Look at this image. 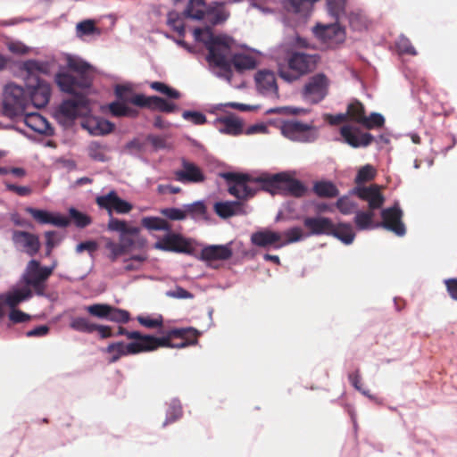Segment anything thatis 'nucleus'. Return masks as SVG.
I'll return each instance as SVG.
<instances>
[{"label": "nucleus", "mask_w": 457, "mask_h": 457, "mask_svg": "<svg viewBox=\"0 0 457 457\" xmlns=\"http://www.w3.org/2000/svg\"><path fill=\"white\" fill-rule=\"evenodd\" d=\"M96 204L102 209H105L110 216L112 212L117 213H128L132 210V204L121 199L114 190L108 194L96 197Z\"/></svg>", "instance_id": "18"}, {"label": "nucleus", "mask_w": 457, "mask_h": 457, "mask_svg": "<svg viewBox=\"0 0 457 457\" xmlns=\"http://www.w3.org/2000/svg\"><path fill=\"white\" fill-rule=\"evenodd\" d=\"M182 415V406L180 401L177 398L171 400L166 412V419L163 422V427L169 423L174 422L179 420Z\"/></svg>", "instance_id": "47"}, {"label": "nucleus", "mask_w": 457, "mask_h": 457, "mask_svg": "<svg viewBox=\"0 0 457 457\" xmlns=\"http://www.w3.org/2000/svg\"><path fill=\"white\" fill-rule=\"evenodd\" d=\"M182 169L174 172L175 179L183 184L202 183L205 180L203 170L194 162L185 159L181 162Z\"/></svg>", "instance_id": "21"}, {"label": "nucleus", "mask_w": 457, "mask_h": 457, "mask_svg": "<svg viewBox=\"0 0 457 457\" xmlns=\"http://www.w3.org/2000/svg\"><path fill=\"white\" fill-rule=\"evenodd\" d=\"M104 353H110L109 362L118 361L122 356L135 355L142 353L139 342H130L125 344L122 341L111 343L104 350Z\"/></svg>", "instance_id": "23"}, {"label": "nucleus", "mask_w": 457, "mask_h": 457, "mask_svg": "<svg viewBox=\"0 0 457 457\" xmlns=\"http://www.w3.org/2000/svg\"><path fill=\"white\" fill-rule=\"evenodd\" d=\"M24 124L31 130L44 135H53L54 129L48 120L37 112L26 113L21 116Z\"/></svg>", "instance_id": "27"}, {"label": "nucleus", "mask_w": 457, "mask_h": 457, "mask_svg": "<svg viewBox=\"0 0 457 457\" xmlns=\"http://www.w3.org/2000/svg\"><path fill=\"white\" fill-rule=\"evenodd\" d=\"M154 247L166 252L187 254L193 253V246L190 241L180 234L173 233L171 231L168 232L159 241H157Z\"/></svg>", "instance_id": "15"}, {"label": "nucleus", "mask_w": 457, "mask_h": 457, "mask_svg": "<svg viewBox=\"0 0 457 457\" xmlns=\"http://www.w3.org/2000/svg\"><path fill=\"white\" fill-rule=\"evenodd\" d=\"M256 181L262 182L270 187L283 189L287 195L302 197L307 192V187L297 179L290 178L287 173L280 172L271 176L262 175L257 177Z\"/></svg>", "instance_id": "11"}, {"label": "nucleus", "mask_w": 457, "mask_h": 457, "mask_svg": "<svg viewBox=\"0 0 457 457\" xmlns=\"http://www.w3.org/2000/svg\"><path fill=\"white\" fill-rule=\"evenodd\" d=\"M187 334H192L195 337L199 335V332L193 328H174L169 332L167 337H156L152 335H144L143 341L140 343L142 353L151 352L159 347H170L172 343L170 341V337H175L184 339Z\"/></svg>", "instance_id": "13"}, {"label": "nucleus", "mask_w": 457, "mask_h": 457, "mask_svg": "<svg viewBox=\"0 0 457 457\" xmlns=\"http://www.w3.org/2000/svg\"><path fill=\"white\" fill-rule=\"evenodd\" d=\"M104 240L105 248L110 252L109 258L112 262L116 261L119 256L126 253L120 243H116L109 237H104Z\"/></svg>", "instance_id": "57"}, {"label": "nucleus", "mask_w": 457, "mask_h": 457, "mask_svg": "<svg viewBox=\"0 0 457 457\" xmlns=\"http://www.w3.org/2000/svg\"><path fill=\"white\" fill-rule=\"evenodd\" d=\"M160 213L166 220H173V221H180L187 219L186 211L184 205L182 208L177 207H167L160 209Z\"/></svg>", "instance_id": "54"}, {"label": "nucleus", "mask_w": 457, "mask_h": 457, "mask_svg": "<svg viewBox=\"0 0 457 457\" xmlns=\"http://www.w3.org/2000/svg\"><path fill=\"white\" fill-rule=\"evenodd\" d=\"M336 206L344 215H350L358 211V204L348 196L344 195L337 199Z\"/></svg>", "instance_id": "49"}, {"label": "nucleus", "mask_w": 457, "mask_h": 457, "mask_svg": "<svg viewBox=\"0 0 457 457\" xmlns=\"http://www.w3.org/2000/svg\"><path fill=\"white\" fill-rule=\"evenodd\" d=\"M207 12L204 0H189L185 14L193 20L201 21L205 19Z\"/></svg>", "instance_id": "36"}, {"label": "nucleus", "mask_w": 457, "mask_h": 457, "mask_svg": "<svg viewBox=\"0 0 457 457\" xmlns=\"http://www.w3.org/2000/svg\"><path fill=\"white\" fill-rule=\"evenodd\" d=\"M29 105L27 89L13 82L7 83L3 89L2 113L13 120L23 116Z\"/></svg>", "instance_id": "5"}, {"label": "nucleus", "mask_w": 457, "mask_h": 457, "mask_svg": "<svg viewBox=\"0 0 457 457\" xmlns=\"http://www.w3.org/2000/svg\"><path fill=\"white\" fill-rule=\"evenodd\" d=\"M124 149L129 154L137 157L144 150V144L137 138H134L126 143Z\"/></svg>", "instance_id": "61"}, {"label": "nucleus", "mask_w": 457, "mask_h": 457, "mask_svg": "<svg viewBox=\"0 0 457 457\" xmlns=\"http://www.w3.org/2000/svg\"><path fill=\"white\" fill-rule=\"evenodd\" d=\"M348 21L351 28L355 31L365 30L370 25V21L362 11L351 12Z\"/></svg>", "instance_id": "42"}, {"label": "nucleus", "mask_w": 457, "mask_h": 457, "mask_svg": "<svg viewBox=\"0 0 457 457\" xmlns=\"http://www.w3.org/2000/svg\"><path fill=\"white\" fill-rule=\"evenodd\" d=\"M66 64L76 75L67 71L56 73L54 79L61 91L64 93H74L76 90L88 92L95 79V67L74 54L66 55Z\"/></svg>", "instance_id": "2"}, {"label": "nucleus", "mask_w": 457, "mask_h": 457, "mask_svg": "<svg viewBox=\"0 0 457 457\" xmlns=\"http://www.w3.org/2000/svg\"><path fill=\"white\" fill-rule=\"evenodd\" d=\"M307 236L303 233L302 228L298 226L292 227L281 233V244L276 247L282 248L287 245L302 241Z\"/></svg>", "instance_id": "38"}, {"label": "nucleus", "mask_w": 457, "mask_h": 457, "mask_svg": "<svg viewBox=\"0 0 457 457\" xmlns=\"http://www.w3.org/2000/svg\"><path fill=\"white\" fill-rule=\"evenodd\" d=\"M345 0H328V12L337 21L345 13Z\"/></svg>", "instance_id": "55"}, {"label": "nucleus", "mask_w": 457, "mask_h": 457, "mask_svg": "<svg viewBox=\"0 0 457 457\" xmlns=\"http://www.w3.org/2000/svg\"><path fill=\"white\" fill-rule=\"evenodd\" d=\"M254 79L260 95L269 99L278 98V87L274 72L267 70L259 71Z\"/></svg>", "instance_id": "17"}, {"label": "nucleus", "mask_w": 457, "mask_h": 457, "mask_svg": "<svg viewBox=\"0 0 457 457\" xmlns=\"http://www.w3.org/2000/svg\"><path fill=\"white\" fill-rule=\"evenodd\" d=\"M329 236L335 237L345 245H351L354 240L355 233L351 223L339 222L334 224L332 222Z\"/></svg>", "instance_id": "30"}, {"label": "nucleus", "mask_w": 457, "mask_h": 457, "mask_svg": "<svg viewBox=\"0 0 457 457\" xmlns=\"http://www.w3.org/2000/svg\"><path fill=\"white\" fill-rule=\"evenodd\" d=\"M182 118L194 125H204L207 122L206 116L198 111L186 110L182 112Z\"/></svg>", "instance_id": "58"}, {"label": "nucleus", "mask_w": 457, "mask_h": 457, "mask_svg": "<svg viewBox=\"0 0 457 457\" xmlns=\"http://www.w3.org/2000/svg\"><path fill=\"white\" fill-rule=\"evenodd\" d=\"M184 208L186 211V216H190L192 220L195 221H198L200 220H207V208L204 204V201L198 200L192 204H184Z\"/></svg>", "instance_id": "37"}, {"label": "nucleus", "mask_w": 457, "mask_h": 457, "mask_svg": "<svg viewBox=\"0 0 457 457\" xmlns=\"http://www.w3.org/2000/svg\"><path fill=\"white\" fill-rule=\"evenodd\" d=\"M56 262L51 266H42L37 260H30L22 274V280L28 287H32L37 295H44L46 281L56 268Z\"/></svg>", "instance_id": "6"}, {"label": "nucleus", "mask_w": 457, "mask_h": 457, "mask_svg": "<svg viewBox=\"0 0 457 457\" xmlns=\"http://www.w3.org/2000/svg\"><path fill=\"white\" fill-rule=\"evenodd\" d=\"M214 212L222 219L245 214L244 204L239 201H225L214 204Z\"/></svg>", "instance_id": "29"}, {"label": "nucleus", "mask_w": 457, "mask_h": 457, "mask_svg": "<svg viewBox=\"0 0 457 457\" xmlns=\"http://www.w3.org/2000/svg\"><path fill=\"white\" fill-rule=\"evenodd\" d=\"M350 194L355 195L368 203V211L358 209L355 212L353 221L358 230H369L382 227L394 232L398 237L405 235V225L402 220L403 211L398 203H395L392 207L381 211V222H373L374 211L381 208L385 202V197L381 194L378 186H357L350 191Z\"/></svg>", "instance_id": "1"}, {"label": "nucleus", "mask_w": 457, "mask_h": 457, "mask_svg": "<svg viewBox=\"0 0 457 457\" xmlns=\"http://www.w3.org/2000/svg\"><path fill=\"white\" fill-rule=\"evenodd\" d=\"M128 102L114 101L109 104V110L114 117L136 118L138 115L137 110L127 104Z\"/></svg>", "instance_id": "39"}, {"label": "nucleus", "mask_w": 457, "mask_h": 457, "mask_svg": "<svg viewBox=\"0 0 457 457\" xmlns=\"http://www.w3.org/2000/svg\"><path fill=\"white\" fill-rule=\"evenodd\" d=\"M230 62L231 65H233L235 69L239 72L253 70L256 66L255 59L250 55L244 54H234L232 56Z\"/></svg>", "instance_id": "40"}, {"label": "nucleus", "mask_w": 457, "mask_h": 457, "mask_svg": "<svg viewBox=\"0 0 457 457\" xmlns=\"http://www.w3.org/2000/svg\"><path fill=\"white\" fill-rule=\"evenodd\" d=\"M12 241L16 250L31 257L39 252L41 246L38 237L27 231L12 230Z\"/></svg>", "instance_id": "16"}, {"label": "nucleus", "mask_w": 457, "mask_h": 457, "mask_svg": "<svg viewBox=\"0 0 457 457\" xmlns=\"http://www.w3.org/2000/svg\"><path fill=\"white\" fill-rule=\"evenodd\" d=\"M212 125L221 134L230 136H239L243 133V122L234 114L229 113L227 116L218 117Z\"/></svg>", "instance_id": "24"}, {"label": "nucleus", "mask_w": 457, "mask_h": 457, "mask_svg": "<svg viewBox=\"0 0 457 457\" xmlns=\"http://www.w3.org/2000/svg\"><path fill=\"white\" fill-rule=\"evenodd\" d=\"M313 32L318 38L330 45L343 43L345 39V29L337 22L328 25L317 24Z\"/></svg>", "instance_id": "20"}, {"label": "nucleus", "mask_w": 457, "mask_h": 457, "mask_svg": "<svg viewBox=\"0 0 457 457\" xmlns=\"http://www.w3.org/2000/svg\"><path fill=\"white\" fill-rule=\"evenodd\" d=\"M232 38L227 36L209 35V40L205 42L208 49L207 61L210 64L220 68L217 76L229 81L232 77L231 62L228 59L231 51Z\"/></svg>", "instance_id": "4"}, {"label": "nucleus", "mask_w": 457, "mask_h": 457, "mask_svg": "<svg viewBox=\"0 0 457 457\" xmlns=\"http://www.w3.org/2000/svg\"><path fill=\"white\" fill-rule=\"evenodd\" d=\"M340 135L344 141L353 148L370 145L375 137L368 132H361L359 128L344 125L340 128Z\"/></svg>", "instance_id": "19"}, {"label": "nucleus", "mask_w": 457, "mask_h": 457, "mask_svg": "<svg viewBox=\"0 0 457 457\" xmlns=\"http://www.w3.org/2000/svg\"><path fill=\"white\" fill-rule=\"evenodd\" d=\"M251 243L258 247L278 250L276 246L281 244V233L268 228L261 229L251 235Z\"/></svg>", "instance_id": "25"}, {"label": "nucleus", "mask_w": 457, "mask_h": 457, "mask_svg": "<svg viewBox=\"0 0 457 457\" xmlns=\"http://www.w3.org/2000/svg\"><path fill=\"white\" fill-rule=\"evenodd\" d=\"M52 65L47 61L27 60L22 63V69L27 72V78L38 76V74H49Z\"/></svg>", "instance_id": "31"}, {"label": "nucleus", "mask_w": 457, "mask_h": 457, "mask_svg": "<svg viewBox=\"0 0 457 457\" xmlns=\"http://www.w3.org/2000/svg\"><path fill=\"white\" fill-rule=\"evenodd\" d=\"M110 220L107 224V229L112 232H118L119 235L122 233H139L140 228L136 226H129L127 221L113 218L110 216Z\"/></svg>", "instance_id": "41"}, {"label": "nucleus", "mask_w": 457, "mask_h": 457, "mask_svg": "<svg viewBox=\"0 0 457 457\" xmlns=\"http://www.w3.org/2000/svg\"><path fill=\"white\" fill-rule=\"evenodd\" d=\"M69 215L74 224L79 228H84L90 225L92 222V219L89 215L77 210L74 207H71L69 209Z\"/></svg>", "instance_id": "52"}, {"label": "nucleus", "mask_w": 457, "mask_h": 457, "mask_svg": "<svg viewBox=\"0 0 457 457\" xmlns=\"http://www.w3.org/2000/svg\"><path fill=\"white\" fill-rule=\"evenodd\" d=\"M85 310L92 316L119 324L128 323L130 314L128 311L107 303H94L85 306Z\"/></svg>", "instance_id": "14"}, {"label": "nucleus", "mask_w": 457, "mask_h": 457, "mask_svg": "<svg viewBox=\"0 0 457 457\" xmlns=\"http://www.w3.org/2000/svg\"><path fill=\"white\" fill-rule=\"evenodd\" d=\"M153 96H146L143 94H134L129 99V103L133 104L141 108L152 109L153 106Z\"/></svg>", "instance_id": "59"}, {"label": "nucleus", "mask_w": 457, "mask_h": 457, "mask_svg": "<svg viewBox=\"0 0 457 457\" xmlns=\"http://www.w3.org/2000/svg\"><path fill=\"white\" fill-rule=\"evenodd\" d=\"M31 296L32 292L28 286L15 287L4 295V303L13 308L20 303L29 299Z\"/></svg>", "instance_id": "32"}, {"label": "nucleus", "mask_w": 457, "mask_h": 457, "mask_svg": "<svg viewBox=\"0 0 457 457\" xmlns=\"http://www.w3.org/2000/svg\"><path fill=\"white\" fill-rule=\"evenodd\" d=\"M330 81L322 72L311 76L300 91L302 100L308 104L320 103L328 94Z\"/></svg>", "instance_id": "9"}, {"label": "nucleus", "mask_w": 457, "mask_h": 457, "mask_svg": "<svg viewBox=\"0 0 457 457\" xmlns=\"http://www.w3.org/2000/svg\"><path fill=\"white\" fill-rule=\"evenodd\" d=\"M141 225L149 231L170 232L172 229L170 223L166 219L157 216L143 217Z\"/></svg>", "instance_id": "33"}, {"label": "nucleus", "mask_w": 457, "mask_h": 457, "mask_svg": "<svg viewBox=\"0 0 457 457\" xmlns=\"http://www.w3.org/2000/svg\"><path fill=\"white\" fill-rule=\"evenodd\" d=\"M150 87L152 89L166 96L170 99H179L181 96V94L179 91H178L177 89H175L161 81L151 82Z\"/></svg>", "instance_id": "51"}, {"label": "nucleus", "mask_w": 457, "mask_h": 457, "mask_svg": "<svg viewBox=\"0 0 457 457\" xmlns=\"http://www.w3.org/2000/svg\"><path fill=\"white\" fill-rule=\"evenodd\" d=\"M374 176H375L374 168L371 165L367 164L359 170V171L355 177V182L357 184H361V183L371 180L374 178Z\"/></svg>", "instance_id": "60"}, {"label": "nucleus", "mask_w": 457, "mask_h": 457, "mask_svg": "<svg viewBox=\"0 0 457 457\" xmlns=\"http://www.w3.org/2000/svg\"><path fill=\"white\" fill-rule=\"evenodd\" d=\"M346 114L348 120L361 125L362 119L365 118V107L361 102L355 100L348 104Z\"/></svg>", "instance_id": "44"}, {"label": "nucleus", "mask_w": 457, "mask_h": 457, "mask_svg": "<svg viewBox=\"0 0 457 457\" xmlns=\"http://www.w3.org/2000/svg\"><path fill=\"white\" fill-rule=\"evenodd\" d=\"M107 145H102L99 142L93 141L87 146L88 156L99 162H106L109 157L106 154Z\"/></svg>", "instance_id": "43"}, {"label": "nucleus", "mask_w": 457, "mask_h": 457, "mask_svg": "<svg viewBox=\"0 0 457 457\" xmlns=\"http://www.w3.org/2000/svg\"><path fill=\"white\" fill-rule=\"evenodd\" d=\"M98 249V244L95 240H87L80 242L76 246V253H80L83 251H87L89 255H93Z\"/></svg>", "instance_id": "64"}, {"label": "nucleus", "mask_w": 457, "mask_h": 457, "mask_svg": "<svg viewBox=\"0 0 457 457\" xmlns=\"http://www.w3.org/2000/svg\"><path fill=\"white\" fill-rule=\"evenodd\" d=\"M167 24L180 37L185 36V25L179 13L176 11L169 12L167 14Z\"/></svg>", "instance_id": "53"}, {"label": "nucleus", "mask_w": 457, "mask_h": 457, "mask_svg": "<svg viewBox=\"0 0 457 457\" xmlns=\"http://www.w3.org/2000/svg\"><path fill=\"white\" fill-rule=\"evenodd\" d=\"M94 324L86 317H74L71 320L70 328L78 332L91 334Z\"/></svg>", "instance_id": "46"}, {"label": "nucleus", "mask_w": 457, "mask_h": 457, "mask_svg": "<svg viewBox=\"0 0 457 457\" xmlns=\"http://www.w3.org/2000/svg\"><path fill=\"white\" fill-rule=\"evenodd\" d=\"M303 225L309 229L306 233L307 237L311 236L328 235L332 227V220L328 217H305L303 219Z\"/></svg>", "instance_id": "26"}, {"label": "nucleus", "mask_w": 457, "mask_h": 457, "mask_svg": "<svg viewBox=\"0 0 457 457\" xmlns=\"http://www.w3.org/2000/svg\"><path fill=\"white\" fill-rule=\"evenodd\" d=\"M320 55L302 50L289 49L286 53L285 62L278 63L279 77L287 82H294L315 70Z\"/></svg>", "instance_id": "3"}, {"label": "nucleus", "mask_w": 457, "mask_h": 457, "mask_svg": "<svg viewBox=\"0 0 457 457\" xmlns=\"http://www.w3.org/2000/svg\"><path fill=\"white\" fill-rule=\"evenodd\" d=\"M221 177L228 183V191L237 199H248L253 197L258 191L257 187L251 186L252 183H262L256 181L257 178H252L246 173L224 172Z\"/></svg>", "instance_id": "7"}, {"label": "nucleus", "mask_w": 457, "mask_h": 457, "mask_svg": "<svg viewBox=\"0 0 457 457\" xmlns=\"http://www.w3.org/2000/svg\"><path fill=\"white\" fill-rule=\"evenodd\" d=\"M115 125L104 118H95L88 121L87 129L93 136H104L114 129Z\"/></svg>", "instance_id": "34"}, {"label": "nucleus", "mask_w": 457, "mask_h": 457, "mask_svg": "<svg viewBox=\"0 0 457 457\" xmlns=\"http://www.w3.org/2000/svg\"><path fill=\"white\" fill-rule=\"evenodd\" d=\"M25 212L30 214L39 224H52L58 228H66L70 224V220L60 213H54L46 210L36 209L29 206Z\"/></svg>", "instance_id": "22"}, {"label": "nucleus", "mask_w": 457, "mask_h": 457, "mask_svg": "<svg viewBox=\"0 0 457 457\" xmlns=\"http://www.w3.org/2000/svg\"><path fill=\"white\" fill-rule=\"evenodd\" d=\"M26 89L29 104L40 109L49 103L51 97V86L38 76L26 78Z\"/></svg>", "instance_id": "12"}, {"label": "nucleus", "mask_w": 457, "mask_h": 457, "mask_svg": "<svg viewBox=\"0 0 457 457\" xmlns=\"http://www.w3.org/2000/svg\"><path fill=\"white\" fill-rule=\"evenodd\" d=\"M72 99H66L54 110V118L62 125L73 121L79 115V108H85L88 104L87 92L76 90L69 93Z\"/></svg>", "instance_id": "8"}, {"label": "nucleus", "mask_w": 457, "mask_h": 457, "mask_svg": "<svg viewBox=\"0 0 457 457\" xmlns=\"http://www.w3.org/2000/svg\"><path fill=\"white\" fill-rule=\"evenodd\" d=\"M280 131L289 140L300 143H312L319 136L318 129L312 123H303L297 120L282 121Z\"/></svg>", "instance_id": "10"}, {"label": "nucleus", "mask_w": 457, "mask_h": 457, "mask_svg": "<svg viewBox=\"0 0 457 457\" xmlns=\"http://www.w3.org/2000/svg\"><path fill=\"white\" fill-rule=\"evenodd\" d=\"M139 233H122L119 235L120 244L122 245V248L127 253L135 245V237Z\"/></svg>", "instance_id": "62"}, {"label": "nucleus", "mask_w": 457, "mask_h": 457, "mask_svg": "<svg viewBox=\"0 0 457 457\" xmlns=\"http://www.w3.org/2000/svg\"><path fill=\"white\" fill-rule=\"evenodd\" d=\"M95 34L99 35L100 30L92 20H85L79 22L76 26V36L79 38H83L86 36H92Z\"/></svg>", "instance_id": "45"}, {"label": "nucleus", "mask_w": 457, "mask_h": 457, "mask_svg": "<svg viewBox=\"0 0 457 457\" xmlns=\"http://www.w3.org/2000/svg\"><path fill=\"white\" fill-rule=\"evenodd\" d=\"M385 125V118L381 113L371 112L369 116L365 115L361 126L367 129H381Z\"/></svg>", "instance_id": "50"}, {"label": "nucleus", "mask_w": 457, "mask_h": 457, "mask_svg": "<svg viewBox=\"0 0 457 457\" xmlns=\"http://www.w3.org/2000/svg\"><path fill=\"white\" fill-rule=\"evenodd\" d=\"M395 46L397 48V51L401 54H409V55H416L417 54V52H416L414 46H412L411 42L410 41V39L403 35H401L398 37V39L395 43Z\"/></svg>", "instance_id": "56"}, {"label": "nucleus", "mask_w": 457, "mask_h": 457, "mask_svg": "<svg viewBox=\"0 0 457 457\" xmlns=\"http://www.w3.org/2000/svg\"><path fill=\"white\" fill-rule=\"evenodd\" d=\"M231 256L232 250L228 245H208L201 251V259L204 261H225Z\"/></svg>", "instance_id": "28"}, {"label": "nucleus", "mask_w": 457, "mask_h": 457, "mask_svg": "<svg viewBox=\"0 0 457 457\" xmlns=\"http://www.w3.org/2000/svg\"><path fill=\"white\" fill-rule=\"evenodd\" d=\"M153 106L151 110H156L166 113H171L179 110V106L176 104L169 102L161 96H153Z\"/></svg>", "instance_id": "48"}, {"label": "nucleus", "mask_w": 457, "mask_h": 457, "mask_svg": "<svg viewBox=\"0 0 457 457\" xmlns=\"http://www.w3.org/2000/svg\"><path fill=\"white\" fill-rule=\"evenodd\" d=\"M166 295L176 299H192L194 297L192 293L179 286H177L172 290L167 291Z\"/></svg>", "instance_id": "63"}, {"label": "nucleus", "mask_w": 457, "mask_h": 457, "mask_svg": "<svg viewBox=\"0 0 457 457\" xmlns=\"http://www.w3.org/2000/svg\"><path fill=\"white\" fill-rule=\"evenodd\" d=\"M312 190L321 198H333L339 195L337 186L330 180H319L314 182Z\"/></svg>", "instance_id": "35"}]
</instances>
